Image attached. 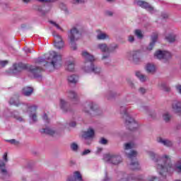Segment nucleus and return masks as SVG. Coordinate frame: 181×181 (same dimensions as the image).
Masks as SVG:
<instances>
[{
	"mask_svg": "<svg viewBox=\"0 0 181 181\" xmlns=\"http://www.w3.org/2000/svg\"><path fill=\"white\" fill-rule=\"evenodd\" d=\"M69 127H76V122H71V123H69Z\"/></svg>",
	"mask_w": 181,
	"mask_h": 181,
	"instance_id": "69168bd1",
	"label": "nucleus"
},
{
	"mask_svg": "<svg viewBox=\"0 0 181 181\" xmlns=\"http://www.w3.org/2000/svg\"><path fill=\"white\" fill-rule=\"evenodd\" d=\"M175 89L177 93L181 95V85L178 84L175 86Z\"/></svg>",
	"mask_w": 181,
	"mask_h": 181,
	"instance_id": "864d4df0",
	"label": "nucleus"
},
{
	"mask_svg": "<svg viewBox=\"0 0 181 181\" xmlns=\"http://www.w3.org/2000/svg\"><path fill=\"white\" fill-rule=\"evenodd\" d=\"M12 117L14 118L16 121H18V122H25V119L19 115V112L15 110L12 112Z\"/></svg>",
	"mask_w": 181,
	"mask_h": 181,
	"instance_id": "a878e982",
	"label": "nucleus"
},
{
	"mask_svg": "<svg viewBox=\"0 0 181 181\" xmlns=\"http://www.w3.org/2000/svg\"><path fill=\"white\" fill-rule=\"evenodd\" d=\"M157 142L158 144H161V145L167 147H170L173 145V142H172V141L167 139H163L162 137H158Z\"/></svg>",
	"mask_w": 181,
	"mask_h": 181,
	"instance_id": "6ab92c4d",
	"label": "nucleus"
},
{
	"mask_svg": "<svg viewBox=\"0 0 181 181\" xmlns=\"http://www.w3.org/2000/svg\"><path fill=\"white\" fill-rule=\"evenodd\" d=\"M103 181H110V178H108V177L107 176V174H106L105 177L103 180Z\"/></svg>",
	"mask_w": 181,
	"mask_h": 181,
	"instance_id": "774afa93",
	"label": "nucleus"
},
{
	"mask_svg": "<svg viewBox=\"0 0 181 181\" xmlns=\"http://www.w3.org/2000/svg\"><path fill=\"white\" fill-rule=\"evenodd\" d=\"M42 119H44V121L49 122V119H47V115H46V113H44V115L42 116Z\"/></svg>",
	"mask_w": 181,
	"mask_h": 181,
	"instance_id": "e2e57ef3",
	"label": "nucleus"
},
{
	"mask_svg": "<svg viewBox=\"0 0 181 181\" xmlns=\"http://www.w3.org/2000/svg\"><path fill=\"white\" fill-rule=\"evenodd\" d=\"M60 8L62 11H64V12H67V6H66V5H64V4H60Z\"/></svg>",
	"mask_w": 181,
	"mask_h": 181,
	"instance_id": "5fc2aeb1",
	"label": "nucleus"
},
{
	"mask_svg": "<svg viewBox=\"0 0 181 181\" xmlns=\"http://www.w3.org/2000/svg\"><path fill=\"white\" fill-rule=\"evenodd\" d=\"M143 50H144V53H150L151 52H152V50H153V47L144 46L143 48Z\"/></svg>",
	"mask_w": 181,
	"mask_h": 181,
	"instance_id": "79ce46f5",
	"label": "nucleus"
},
{
	"mask_svg": "<svg viewBox=\"0 0 181 181\" xmlns=\"http://www.w3.org/2000/svg\"><path fill=\"white\" fill-rule=\"evenodd\" d=\"M107 16H112L114 15V13L111 11H107L105 12Z\"/></svg>",
	"mask_w": 181,
	"mask_h": 181,
	"instance_id": "680f3d73",
	"label": "nucleus"
},
{
	"mask_svg": "<svg viewBox=\"0 0 181 181\" xmlns=\"http://www.w3.org/2000/svg\"><path fill=\"white\" fill-rule=\"evenodd\" d=\"M6 142H9V144H19V142L18 141H16V139H10V140H6Z\"/></svg>",
	"mask_w": 181,
	"mask_h": 181,
	"instance_id": "6e6d98bb",
	"label": "nucleus"
},
{
	"mask_svg": "<svg viewBox=\"0 0 181 181\" xmlns=\"http://www.w3.org/2000/svg\"><path fill=\"white\" fill-rule=\"evenodd\" d=\"M115 95H117V93H116L115 92L110 91V92L108 93V97H109V98H110V97H115Z\"/></svg>",
	"mask_w": 181,
	"mask_h": 181,
	"instance_id": "13d9d810",
	"label": "nucleus"
},
{
	"mask_svg": "<svg viewBox=\"0 0 181 181\" xmlns=\"http://www.w3.org/2000/svg\"><path fill=\"white\" fill-rule=\"evenodd\" d=\"M127 58L129 62H133L134 63H139L141 60V51H130L127 54Z\"/></svg>",
	"mask_w": 181,
	"mask_h": 181,
	"instance_id": "9d476101",
	"label": "nucleus"
},
{
	"mask_svg": "<svg viewBox=\"0 0 181 181\" xmlns=\"http://www.w3.org/2000/svg\"><path fill=\"white\" fill-rule=\"evenodd\" d=\"M134 33L135 36L137 37V39L142 40V38L144 37V33L140 29L134 30Z\"/></svg>",
	"mask_w": 181,
	"mask_h": 181,
	"instance_id": "2f4dec72",
	"label": "nucleus"
},
{
	"mask_svg": "<svg viewBox=\"0 0 181 181\" xmlns=\"http://www.w3.org/2000/svg\"><path fill=\"white\" fill-rule=\"evenodd\" d=\"M98 49L103 52L104 53H112V52H115L118 47L117 46H99Z\"/></svg>",
	"mask_w": 181,
	"mask_h": 181,
	"instance_id": "dca6fc26",
	"label": "nucleus"
},
{
	"mask_svg": "<svg viewBox=\"0 0 181 181\" xmlns=\"http://www.w3.org/2000/svg\"><path fill=\"white\" fill-rule=\"evenodd\" d=\"M107 4H115V0H105Z\"/></svg>",
	"mask_w": 181,
	"mask_h": 181,
	"instance_id": "338daca9",
	"label": "nucleus"
},
{
	"mask_svg": "<svg viewBox=\"0 0 181 181\" xmlns=\"http://www.w3.org/2000/svg\"><path fill=\"white\" fill-rule=\"evenodd\" d=\"M43 132L45 134H47L48 135H54L56 134V132L49 127H47L43 129Z\"/></svg>",
	"mask_w": 181,
	"mask_h": 181,
	"instance_id": "e433bc0d",
	"label": "nucleus"
},
{
	"mask_svg": "<svg viewBox=\"0 0 181 181\" xmlns=\"http://www.w3.org/2000/svg\"><path fill=\"white\" fill-rule=\"evenodd\" d=\"M9 104L11 105H15L16 107H19V105H21V103L19 102V100L15 98H11L9 100Z\"/></svg>",
	"mask_w": 181,
	"mask_h": 181,
	"instance_id": "72a5a7b5",
	"label": "nucleus"
},
{
	"mask_svg": "<svg viewBox=\"0 0 181 181\" xmlns=\"http://www.w3.org/2000/svg\"><path fill=\"white\" fill-rule=\"evenodd\" d=\"M49 23H51V25H53L59 30H63V29H62V28L60 27V25H59V24H57V23H56V22H54L53 21H50Z\"/></svg>",
	"mask_w": 181,
	"mask_h": 181,
	"instance_id": "49530a36",
	"label": "nucleus"
},
{
	"mask_svg": "<svg viewBox=\"0 0 181 181\" xmlns=\"http://www.w3.org/2000/svg\"><path fill=\"white\" fill-rule=\"evenodd\" d=\"M9 64L8 60H0V67H6Z\"/></svg>",
	"mask_w": 181,
	"mask_h": 181,
	"instance_id": "c03bdc74",
	"label": "nucleus"
},
{
	"mask_svg": "<svg viewBox=\"0 0 181 181\" xmlns=\"http://www.w3.org/2000/svg\"><path fill=\"white\" fill-rule=\"evenodd\" d=\"M22 93L25 97H30L33 93V88L29 86L24 87L22 90Z\"/></svg>",
	"mask_w": 181,
	"mask_h": 181,
	"instance_id": "5701e85b",
	"label": "nucleus"
},
{
	"mask_svg": "<svg viewBox=\"0 0 181 181\" xmlns=\"http://www.w3.org/2000/svg\"><path fill=\"white\" fill-rule=\"evenodd\" d=\"M133 148H135V144L132 142L126 143L124 145L126 156L129 158V159H134V158H136V156H138V152H136L135 150H132L129 153H128V151L133 149Z\"/></svg>",
	"mask_w": 181,
	"mask_h": 181,
	"instance_id": "0eeeda50",
	"label": "nucleus"
},
{
	"mask_svg": "<svg viewBox=\"0 0 181 181\" xmlns=\"http://www.w3.org/2000/svg\"><path fill=\"white\" fill-rule=\"evenodd\" d=\"M127 42H129V43H134V42H135V37L134 35H129Z\"/></svg>",
	"mask_w": 181,
	"mask_h": 181,
	"instance_id": "09e8293b",
	"label": "nucleus"
},
{
	"mask_svg": "<svg viewBox=\"0 0 181 181\" xmlns=\"http://www.w3.org/2000/svg\"><path fill=\"white\" fill-rule=\"evenodd\" d=\"M66 181H76L73 175H69L66 178Z\"/></svg>",
	"mask_w": 181,
	"mask_h": 181,
	"instance_id": "bf43d9fd",
	"label": "nucleus"
},
{
	"mask_svg": "<svg viewBox=\"0 0 181 181\" xmlns=\"http://www.w3.org/2000/svg\"><path fill=\"white\" fill-rule=\"evenodd\" d=\"M82 56L85 59L84 64L82 66V70L84 73H95V74H100L101 73V68L95 66L93 63L95 62L94 56L90 54L87 51H83Z\"/></svg>",
	"mask_w": 181,
	"mask_h": 181,
	"instance_id": "7ed1b4c3",
	"label": "nucleus"
},
{
	"mask_svg": "<svg viewBox=\"0 0 181 181\" xmlns=\"http://www.w3.org/2000/svg\"><path fill=\"white\" fill-rule=\"evenodd\" d=\"M177 39V35L175 33H170L165 36V40L169 43H175V41Z\"/></svg>",
	"mask_w": 181,
	"mask_h": 181,
	"instance_id": "393cba45",
	"label": "nucleus"
},
{
	"mask_svg": "<svg viewBox=\"0 0 181 181\" xmlns=\"http://www.w3.org/2000/svg\"><path fill=\"white\" fill-rule=\"evenodd\" d=\"M76 66V59L71 58L66 62V70L68 71H74V67Z\"/></svg>",
	"mask_w": 181,
	"mask_h": 181,
	"instance_id": "f3484780",
	"label": "nucleus"
},
{
	"mask_svg": "<svg viewBox=\"0 0 181 181\" xmlns=\"http://www.w3.org/2000/svg\"><path fill=\"white\" fill-rule=\"evenodd\" d=\"M118 181H128V178L127 177V174L124 173H120L118 175Z\"/></svg>",
	"mask_w": 181,
	"mask_h": 181,
	"instance_id": "c9c22d12",
	"label": "nucleus"
},
{
	"mask_svg": "<svg viewBox=\"0 0 181 181\" xmlns=\"http://www.w3.org/2000/svg\"><path fill=\"white\" fill-rule=\"evenodd\" d=\"M149 181H160V180L157 177L153 176V177H151Z\"/></svg>",
	"mask_w": 181,
	"mask_h": 181,
	"instance_id": "052dcab7",
	"label": "nucleus"
},
{
	"mask_svg": "<svg viewBox=\"0 0 181 181\" xmlns=\"http://www.w3.org/2000/svg\"><path fill=\"white\" fill-rule=\"evenodd\" d=\"M84 0H73L72 1V4H74V5H81L83 4H84Z\"/></svg>",
	"mask_w": 181,
	"mask_h": 181,
	"instance_id": "de8ad7c7",
	"label": "nucleus"
},
{
	"mask_svg": "<svg viewBox=\"0 0 181 181\" xmlns=\"http://www.w3.org/2000/svg\"><path fill=\"white\" fill-rule=\"evenodd\" d=\"M135 4L136 5H137V6H140L141 8H143V9H146V11H147L150 13H155L157 12L156 9H155V8L152 6V5L144 1L136 0L135 1Z\"/></svg>",
	"mask_w": 181,
	"mask_h": 181,
	"instance_id": "6e6552de",
	"label": "nucleus"
},
{
	"mask_svg": "<svg viewBox=\"0 0 181 181\" xmlns=\"http://www.w3.org/2000/svg\"><path fill=\"white\" fill-rule=\"evenodd\" d=\"M99 142L102 145H107V144H108V141L104 138H101Z\"/></svg>",
	"mask_w": 181,
	"mask_h": 181,
	"instance_id": "603ef678",
	"label": "nucleus"
},
{
	"mask_svg": "<svg viewBox=\"0 0 181 181\" xmlns=\"http://www.w3.org/2000/svg\"><path fill=\"white\" fill-rule=\"evenodd\" d=\"M82 136L86 139V141H87V139H90V138H93V136H94V130L93 129H88V131L83 133Z\"/></svg>",
	"mask_w": 181,
	"mask_h": 181,
	"instance_id": "b1692460",
	"label": "nucleus"
},
{
	"mask_svg": "<svg viewBox=\"0 0 181 181\" xmlns=\"http://www.w3.org/2000/svg\"><path fill=\"white\" fill-rule=\"evenodd\" d=\"M80 29H81V26L76 25L68 32V40L70 45H76L77 42L83 37V32Z\"/></svg>",
	"mask_w": 181,
	"mask_h": 181,
	"instance_id": "39448f33",
	"label": "nucleus"
},
{
	"mask_svg": "<svg viewBox=\"0 0 181 181\" xmlns=\"http://www.w3.org/2000/svg\"><path fill=\"white\" fill-rule=\"evenodd\" d=\"M146 91H148V90L144 87H141L139 88V93L140 94H146Z\"/></svg>",
	"mask_w": 181,
	"mask_h": 181,
	"instance_id": "8fccbe9b",
	"label": "nucleus"
},
{
	"mask_svg": "<svg viewBox=\"0 0 181 181\" xmlns=\"http://www.w3.org/2000/svg\"><path fill=\"white\" fill-rule=\"evenodd\" d=\"M129 168L132 170H139L141 169V165H139L138 160H135L131 162Z\"/></svg>",
	"mask_w": 181,
	"mask_h": 181,
	"instance_id": "bb28decb",
	"label": "nucleus"
},
{
	"mask_svg": "<svg viewBox=\"0 0 181 181\" xmlns=\"http://www.w3.org/2000/svg\"><path fill=\"white\" fill-rule=\"evenodd\" d=\"M161 18L162 19H168V18H169V14H168L167 13H162Z\"/></svg>",
	"mask_w": 181,
	"mask_h": 181,
	"instance_id": "4d7b16f0",
	"label": "nucleus"
},
{
	"mask_svg": "<svg viewBox=\"0 0 181 181\" xmlns=\"http://www.w3.org/2000/svg\"><path fill=\"white\" fill-rule=\"evenodd\" d=\"M73 176L75 181H83V177H81V174L80 173V172H74Z\"/></svg>",
	"mask_w": 181,
	"mask_h": 181,
	"instance_id": "f704fd0d",
	"label": "nucleus"
},
{
	"mask_svg": "<svg viewBox=\"0 0 181 181\" xmlns=\"http://www.w3.org/2000/svg\"><path fill=\"white\" fill-rule=\"evenodd\" d=\"M163 118L165 122H169L170 121V118H172V116L168 112H165L163 114Z\"/></svg>",
	"mask_w": 181,
	"mask_h": 181,
	"instance_id": "a19ab883",
	"label": "nucleus"
},
{
	"mask_svg": "<svg viewBox=\"0 0 181 181\" xmlns=\"http://www.w3.org/2000/svg\"><path fill=\"white\" fill-rule=\"evenodd\" d=\"M69 83H71V84H76L78 83V76L73 74L68 76L67 78Z\"/></svg>",
	"mask_w": 181,
	"mask_h": 181,
	"instance_id": "c85d7f7f",
	"label": "nucleus"
},
{
	"mask_svg": "<svg viewBox=\"0 0 181 181\" xmlns=\"http://www.w3.org/2000/svg\"><path fill=\"white\" fill-rule=\"evenodd\" d=\"M52 9V6L50 4H46L42 7H40L38 8V11L42 13V15H45L47 13Z\"/></svg>",
	"mask_w": 181,
	"mask_h": 181,
	"instance_id": "cd10ccee",
	"label": "nucleus"
},
{
	"mask_svg": "<svg viewBox=\"0 0 181 181\" xmlns=\"http://www.w3.org/2000/svg\"><path fill=\"white\" fill-rule=\"evenodd\" d=\"M66 94L68 98L71 100V101H74V103H77V101H78V96L77 95L76 91L73 90H67Z\"/></svg>",
	"mask_w": 181,
	"mask_h": 181,
	"instance_id": "a211bd4d",
	"label": "nucleus"
},
{
	"mask_svg": "<svg viewBox=\"0 0 181 181\" xmlns=\"http://www.w3.org/2000/svg\"><path fill=\"white\" fill-rule=\"evenodd\" d=\"M136 76L140 80V81H141L143 83H144V81H146L147 77H146V76L142 74V73H141L139 71H136Z\"/></svg>",
	"mask_w": 181,
	"mask_h": 181,
	"instance_id": "473e14b6",
	"label": "nucleus"
},
{
	"mask_svg": "<svg viewBox=\"0 0 181 181\" xmlns=\"http://www.w3.org/2000/svg\"><path fill=\"white\" fill-rule=\"evenodd\" d=\"M23 70H28V71L32 74L34 78H42V75L40 74V73L43 71V69L40 68V66L28 65L22 62H18L13 64L12 71L13 74H19V73H22Z\"/></svg>",
	"mask_w": 181,
	"mask_h": 181,
	"instance_id": "f03ea898",
	"label": "nucleus"
},
{
	"mask_svg": "<svg viewBox=\"0 0 181 181\" xmlns=\"http://www.w3.org/2000/svg\"><path fill=\"white\" fill-rule=\"evenodd\" d=\"M54 46H64V41L62 36L57 34L54 35Z\"/></svg>",
	"mask_w": 181,
	"mask_h": 181,
	"instance_id": "412c9836",
	"label": "nucleus"
},
{
	"mask_svg": "<svg viewBox=\"0 0 181 181\" xmlns=\"http://www.w3.org/2000/svg\"><path fill=\"white\" fill-rule=\"evenodd\" d=\"M159 37V33L158 32H154L151 35V42L149 46H155L158 42V39Z\"/></svg>",
	"mask_w": 181,
	"mask_h": 181,
	"instance_id": "4be33fe9",
	"label": "nucleus"
},
{
	"mask_svg": "<svg viewBox=\"0 0 181 181\" xmlns=\"http://www.w3.org/2000/svg\"><path fill=\"white\" fill-rule=\"evenodd\" d=\"M3 159L4 160H0V172L3 175H6V169H5V163L8 162V153H5L3 156Z\"/></svg>",
	"mask_w": 181,
	"mask_h": 181,
	"instance_id": "4468645a",
	"label": "nucleus"
},
{
	"mask_svg": "<svg viewBox=\"0 0 181 181\" xmlns=\"http://www.w3.org/2000/svg\"><path fill=\"white\" fill-rule=\"evenodd\" d=\"M154 57L158 60H170L172 59V54L168 51L158 50L154 54Z\"/></svg>",
	"mask_w": 181,
	"mask_h": 181,
	"instance_id": "1a4fd4ad",
	"label": "nucleus"
},
{
	"mask_svg": "<svg viewBox=\"0 0 181 181\" xmlns=\"http://www.w3.org/2000/svg\"><path fill=\"white\" fill-rule=\"evenodd\" d=\"M60 107L63 111H67L66 108L67 107V102L64 99L60 100Z\"/></svg>",
	"mask_w": 181,
	"mask_h": 181,
	"instance_id": "58836bf2",
	"label": "nucleus"
},
{
	"mask_svg": "<svg viewBox=\"0 0 181 181\" xmlns=\"http://www.w3.org/2000/svg\"><path fill=\"white\" fill-rule=\"evenodd\" d=\"M45 60L47 62L44 64L47 69H57L62 67V55L56 52H51L45 54Z\"/></svg>",
	"mask_w": 181,
	"mask_h": 181,
	"instance_id": "20e7f679",
	"label": "nucleus"
},
{
	"mask_svg": "<svg viewBox=\"0 0 181 181\" xmlns=\"http://www.w3.org/2000/svg\"><path fill=\"white\" fill-rule=\"evenodd\" d=\"M45 58L38 57L35 59V64H42V63H45Z\"/></svg>",
	"mask_w": 181,
	"mask_h": 181,
	"instance_id": "37998d69",
	"label": "nucleus"
},
{
	"mask_svg": "<svg viewBox=\"0 0 181 181\" xmlns=\"http://www.w3.org/2000/svg\"><path fill=\"white\" fill-rule=\"evenodd\" d=\"M30 118H31V119L33 122H37V115H36V112H34V113L30 115Z\"/></svg>",
	"mask_w": 181,
	"mask_h": 181,
	"instance_id": "a18cd8bd",
	"label": "nucleus"
},
{
	"mask_svg": "<svg viewBox=\"0 0 181 181\" xmlns=\"http://www.w3.org/2000/svg\"><path fill=\"white\" fill-rule=\"evenodd\" d=\"M23 50H24L25 53H30V49L28 47H25L24 48H23Z\"/></svg>",
	"mask_w": 181,
	"mask_h": 181,
	"instance_id": "0e129e2a",
	"label": "nucleus"
},
{
	"mask_svg": "<svg viewBox=\"0 0 181 181\" xmlns=\"http://www.w3.org/2000/svg\"><path fill=\"white\" fill-rule=\"evenodd\" d=\"M70 148L73 152H78V144H77V143H71Z\"/></svg>",
	"mask_w": 181,
	"mask_h": 181,
	"instance_id": "4c0bfd02",
	"label": "nucleus"
},
{
	"mask_svg": "<svg viewBox=\"0 0 181 181\" xmlns=\"http://www.w3.org/2000/svg\"><path fill=\"white\" fill-rule=\"evenodd\" d=\"M91 153V150L90 149H86L81 153L82 156H86V155H88Z\"/></svg>",
	"mask_w": 181,
	"mask_h": 181,
	"instance_id": "3c124183",
	"label": "nucleus"
},
{
	"mask_svg": "<svg viewBox=\"0 0 181 181\" xmlns=\"http://www.w3.org/2000/svg\"><path fill=\"white\" fill-rule=\"evenodd\" d=\"M120 114L122 115L124 119H125L126 124L130 131H134V129L138 128V122L128 113V108L121 107Z\"/></svg>",
	"mask_w": 181,
	"mask_h": 181,
	"instance_id": "423d86ee",
	"label": "nucleus"
},
{
	"mask_svg": "<svg viewBox=\"0 0 181 181\" xmlns=\"http://www.w3.org/2000/svg\"><path fill=\"white\" fill-rule=\"evenodd\" d=\"M102 60L104 61L105 64L108 65L109 63H111V59H110V54L103 55Z\"/></svg>",
	"mask_w": 181,
	"mask_h": 181,
	"instance_id": "ea45409f",
	"label": "nucleus"
},
{
	"mask_svg": "<svg viewBox=\"0 0 181 181\" xmlns=\"http://www.w3.org/2000/svg\"><path fill=\"white\" fill-rule=\"evenodd\" d=\"M146 70L148 73L153 74L156 71V67L153 64H147L146 65Z\"/></svg>",
	"mask_w": 181,
	"mask_h": 181,
	"instance_id": "c756f323",
	"label": "nucleus"
},
{
	"mask_svg": "<svg viewBox=\"0 0 181 181\" xmlns=\"http://www.w3.org/2000/svg\"><path fill=\"white\" fill-rule=\"evenodd\" d=\"M147 155H148L153 162H154L157 172L160 176H163V177H165L166 175H168V172H172L173 169H175L176 172H181V159L177 161L173 168L169 156L164 155L162 157H159V155L153 151H148Z\"/></svg>",
	"mask_w": 181,
	"mask_h": 181,
	"instance_id": "f257e3e1",
	"label": "nucleus"
},
{
	"mask_svg": "<svg viewBox=\"0 0 181 181\" xmlns=\"http://www.w3.org/2000/svg\"><path fill=\"white\" fill-rule=\"evenodd\" d=\"M158 87L162 91H165V93H169L170 91V87H169L165 82L160 83Z\"/></svg>",
	"mask_w": 181,
	"mask_h": 181,
	"instance_id": "7c9ffc66",
	"label": "nucleus"
},
{
	"mask_svg": "<svg viewBox=\"0 0 181 181\" xmlns=\"http://www.w3.org/2000/svg\"><path fill=\"white\" fill-rule=\"evenodd\" d=\"M96 39L98 40H107L110 39V35L101 30H96Z\"/></svg>",
	"mask_w": 181,
	"mask_h": 181,
	"instance_id": "2eb2a0df",
	"label": "nucleus"
},
{
	"mask_svg": "<svg viewBox=\"0 0 181 181\" xmlns=\"http://www.w3.org/2000/svg\"><path fill=\"white\" fill-rule=\"evenodd\" d=\"M22 110L23 112H32V111H36L37 110V106L35 105H30L29 104H24L22 105Z\"/></svg>",
	"mask_w": 181,
	"mask_h": 181,
	"instance_id": "aec40b11",
	"label": "nucleus"
},
{
	"mask_svg": "<svg viewBox=\"0 0 181 181\" xmlns=\"http://www.w3.org/2000/svg\"><path fill=\"white\" fill-rule=\"evenodd\" d=\"M172 110L175 114L181 115V102L179 100H173L172 103Z\"/></svg>",
	"mask_w": 181,
	"mask_h": 181,
	"instance_id": "ddd939ff",
	"label": "nucleus"
},
{
	"mask_svg": "<svg viewBox=\"0 0 181 181\" xmlns=\"http://www.w3.org/2000/svg\"><path fill=\"white\" fill-rule=\"evenodd\" d=\"M98 110V106L93 102L86 103L83 107V111L88 115H91V111L95 112Z\"/></svg>",
	"mask_w": 181,
	"mask_h": 181,
	"instance_id": "f8f14e48",
	"label": "nucleus"
},
{
	"mask_svg": "<svg viewBox=\"0 0 181 181\" xmlns=\"http://www.w3.org/2000/svg\"><path fill=\"white\" fill-rule=\"evenodd\" d=\"M105 160L112 165H119L122 162V158L119 156L106 154L104 157Z\"/></svg>",
	"mask_w": 181,
	"mask_h": 181,
	"instance_id": "9b49d317",
	"label": "nucleus"
}]
</instances>
